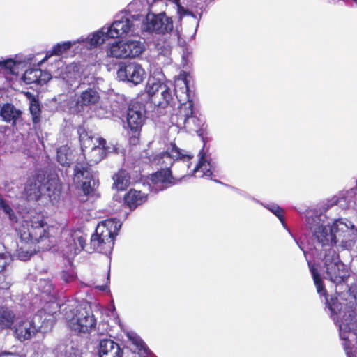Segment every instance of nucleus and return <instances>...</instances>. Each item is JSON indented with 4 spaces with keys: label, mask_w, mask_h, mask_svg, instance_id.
Segmentation results:
<instances>
[{
    "label": "nucleus",
    "mask_w": 357,
    "mask_h": 357,
    "mask_svg": "<svg viewBox=\"0 0 357 357\" xmlns=\"http://www.w3.org/2000/svg\"><path fill=\"white\" fill-rule=\"evenodd\" d=\"M22 112L17 109L11 103H4L0 109V116L6 123H11L15 126L17 121L21 118Z\"/></svg>",
    "instance_id": "412c9836"
},
{
    "label": "nucleus",
    "mask_w": 357,
    "mask_h": 357,
    "mask_svg": "<svg viewBox=\"0 0 357 357\" xmlns=\"http://www.w3.org/2000/svg\"><path fill=\"white\" fill-rule=\"evenodd\" d=\"M147 158L151 165L160 166V169H170L174 166L175 170L181 172L177 173V176L183 178L188 174V170L191 167V160L194 155L190 153H184L176 144L171 143L170 147L165 151L159 154H151Z\"/></svg>",
    "instance_id": "f03ea898"
},
{
    "label": "nucleus",
    "mask_w": 357,
    "mask_h": 357,
    "mask_svg": "<svg viewBox=\"0 0 357 357\" xmlns=\"http://www.w3.org/2000/svg\"><path fill=\"white\" fill-rule=\"evenodd\" d=\"M61 275V279L66 282H70L74 280V275L67 271H63Z\"/></svg>",
    "instance_id": "a18cd8bd"
},
{
    "label": "nucleus",
    "mask_w": 357,
    "mask_h": 357,
    "mask_svg": "<svg viewBox=\"0 0 357 357\" xmlns=\"http://www.w3.org/2000/svg\"><path fill=\"white\" fill-rule=\"evenodd\" d=\"M62 191V183L56 175L46 176L45 172L38 169L29 176L23 194L29 201H38L47 197L52 202H57Z\"/></svg>",
    "instance_id": "f257e3e1"
},
{
    "label": "nucleus",
    "mask_w": 357,
    "mask_h": 357,
    "mask_svg": "<svg viewBox=\"0 0 357 357\" xmlns=\"http://www.w3.org/2000/svg\"><path fill=\"white\" fill-rule=\"evenodd\" d=\"M17 258L22 261H26L29 260L33 254L36 253V249L34 248L33 250H28L24 247H20L17 250Z\"/></svg>",
    "instance_id": "4c0bfd02"
},
{
    "label": "nucleus",
    "mask_w": 357,
    "mask_h": 357,
    "mask_svg": "<svg viewBox=\"0 0 357 357\" xmlns=\"http://www.w3.org/2000/svg\"><path fill=\"white\" fill-rule=\"evenodd\" d=\"M146 120V109L144 105L138 102H132L129 104L126 122L130 129L129 143L137 145L139 143L142 128Z\"/></svg>",
    "instance_id": "423d86ee"
},
{
    "label": "nucleus",
    "mask_w": 357,
    "mask_h": 357,
    "mask_svg": "<svg viewBox=\"0 0 357 357\" xmlns=\"http://www.w3.org/2000/svg\"><path fill=\"white\" fill-rule=\"evenodd\" d=\"M100 290H105V288L103 287H98Z\"/></svg>",
    "instance_id": "8fccbe9b"
},
{
    "label": "nucleus",
    "mask_w": 357,
    "mask_h": 357,
    "mask_svg": "<svg viewBox=\"0 0 357 357\" xmlns=\"http://www.w3.org/2000/svg\"><path fill=\"white\" fill-rule=\"evenodd\" d=\"M51 77L50 73L45 70H42L40 68H29L24 72L22 79L26 84H43L47 82Z\"/></svg>",
    "instance_id": "aec40b11"
},
{
    "label": "nucleus",
    "mask_w": 357,
    "mask_h": 357,
    "mask_svg": "<svg viewBox=\"0 0 357 357\" xmlns=\"http://www.w3.org/2000/svg\"><path fill=\"white\" fill-rule=\"evenodd\" d=\"M100 100L98 90L95 87H88L77 97L73 108L77 113H81L98 104Z\"/></svg>",
    "instance_id": "f8f14e48"
},
{
    "label": "nucleus",
    "mask_w": 357,
    "mask_h": 357,
    "mask_svg": "<svg viewBox=\"0 0 357 357\" xmlns=\"http://www.w3.org/2000/svg\"><path fill=\"white\" fill-rule=\"evenodd\" d=\"M268 210L271 211L275 216L278 218L280 221L284 225V210L277 204H273L268 207Z\"/></svg>",
    "instance_id": "58836bf2"
},
{
    "label": "nucleus",
    "mask_w": 357,
    "mask_h": 357,
    "mask_svg": "<svg viewBox=\"0 0 357 357\" xmlns=\"http://www.w3.org/2000/svg\"><path fill=\"white\" fill-rule=\"evenodd\" d=\"M73 241L76 249L82 250L86 245L87 236L82 232L75 233L73 236Z\"/></svg>",
    "instance_id": "c9c22d12"
},
{
    "label": "nucleus",
    "mask_w": 357,
    "mask_h": 357,
    "mask_svg": "<svg viewBox=\"0 0 357 357\" xmlns=\"http://www.w3.org/2000/svg\"><path fill=\"white\" fill-rule=\"evenodd\" d=\"M344 284H345V290L347 291V293H349V295H351V293H349L350 287L347 283Z\"/></svg>",
    "instance_id": "de8ad7c7"
},
{
    "label": "nucleus",
    "mask_w": 357,
    "mask_h": 357,
    "mask_svg": "<svg viewBox=\"0 0 357 357\" xmlns=\"http://www.w3.org/2000/svg\"><path fill=\"white\" fill-rule=\"evenodd\" d=\"M310 268L317 292L326 298L328 296L327 290L325 288L321 277L317 269L314 266H310Z\"/></svg>",
    "instance_id": "7c9ffc66"
},
{
    "label": "nucleus",
    "mask_w": 357,
    "mask_h": 357,
    "mask_svg": "<svg viewBox=\"0 0 357 357\" xmlns=\"http://www.w3.org/2000/svg\"><path fill=\"white\" fill-rule=\"evenodd\" d=\"M106 144H107L106 140L103 138H100L98 140V146H97V149L99 146H101L103 149L106 150L107 149Z\"/></svg>",
    "instance_id": "49530a36"
},
{
    "label": "nucleus",
    "mask_w": 357,
    "mask_h": 357,
    "mask_svg": "<svg viewBox=\"0 0 357 357\" xmlns=\"http://www.w3.org/2000/svg\"><path fill=\"white\" fill-rule=\"evenodd\" d=\"M107 38H109L107 35V31L105 33L99 31L93 33L92 36L89 38V43L91 47H95L98 45L104 43Z\"/></svg>",
    "instance_id": "72a5a7b5"
},
{
    "label": "nucleus",
    "mask_w": 357,
    "mask_h": 357,
    "mask_svg": "<svg viewBox=\"0 0 357 357\" xmlns=\"http://www.w3.org/2000/svg\"><path fill=\"white\" fill-rule=\"evenodd\" d=\"M178 172H180L175 170V176H174L171 169L162 168L151 174L150 179L154 185L158 187L160 190H163L175 185L182 179L177 176Z\"/></svg>",
    "instance_id": "4468645a"
},
{
    "label": "nucleus",
    "mask_w": 357,
    "mask_h": 357,
    "mask_svg": "<svg viewBox=\"0 0 357 357\" xmlns=\"http://www.w3.org/2000/svg\"><path fill=\"white\" fill-rule=\"evenodd\" d=\"M70 155V151L68 147L63 146L57 149L56 160L63 167H70L71 163Z\"/></svg>",
    "instance_id": "c756f323"
},
{
    "label": "nucleus",
    "mask_w": 357,
    "mask_h": 357,
    "mask_svg": "<svg viewBox=\"0 0 357 357\" xmlns=\"http://www.w3.org/2000/svg\"><path fill=\"white\" fill-rule=\"evenodd\" d=\"M144 74L142 66L135 62L121 63L117 70V76L120 80L128 81L135 85L143 81Z\"/></svg>",
    "instance_id": "9d476101"
},
{
    "label": "nucleus",
    "mask_w": 357,
    "mask_h": 357,
    "mask_svg": "<svg viewBox=\"0 0 357 357\" xmlns=\"http://www.w3.org/2000/svg\"><path fill=\"white\" fill-rule=\"evenodd\" d=\"M112 188L117 191L125 190L130 184V175L125 169H119L112 176Z\"/></svg>",
    "instance_id": "b1692460"
},
{
    "label": "nucleus",
    "mask_w": 357,
    "mask_h": 357,
    "mask_svg": "<svg viewBox=\"0 0 357 357\" xmlns=\"http://www.w3.org/2000/svg\"><path fill=\"white\" fill-rule=\"evenodd\" d=\"M173 1L176 5V7H178V5H181L180 3V0H173Z\"/></svg>",
    "instance_id": "09e8293b"
},
{
    "label": "nucleus",
    "mask_w": 357,
    "mask_h": 357,
    "mask_svg": "<svg viewBox=\"0 0 357 357\" xmlns=\"http://www.w3.org/2000/svg\"><path fill=\"white\" fill-rule=\"evenodd\" d=\"M336 293H337V294H338V295H339L340 296H342V293H338L337 291H336Z\"/></svg>",
    "instance_id": "3c124183"
},
{
    "label": "nucleus",
    "mask_w": 357,
    "mask_h": 357,
    "mask_svg": "<svg viewBox=\"0 0 357 357\" xmlns=\"http://www.w3.org/2000/svg\"><path fill=\"white\" fill-rule=\"evenodd\" d=\"M72 47V43L70 41L63 42L61 43H57L52 47V51L47 52V54L45 57L46 59L48 57H50L53 55L60 56L63 53L67 52Z\"/></svg>",
    "instance_id": "473e14b6"
},
{
    "label": "nucleus",
    "mask_w": 357,
    "mask_h": 357,
    "mask_svg": "<svg viewBox=\"0 0 357 357\" xmlns=\"http://www.w3.org/2000/svg\"><path fill=\"white\" fill-rule=\"evenodd\" d=\"M97 321L91 308L79 307L68 321L70 328L77 333H90L96 329Z\"/></svg>",
    "instance_id": "1a4fd4ad"
},
{
    "label": "nucleus",
    "mask_w": 357,
    "mask_h": 357,
    "mask_svg": "<svg viewBox=\"0 0 357 357\" xmlns=\"http://www.w3.org/2000/svg\"><path fill=\"white\" fill-rule=\"evenodd\" d=\"M126 50L123 41H117L111 45L107 50V56L116 59H126Z\"/></svg>",
    "instance_id": "cd10ccee"
},
{
    "label": "nucleus",
    "mask_w": 357,
    "mask_h": 357,
    "mask_svg": "<svg viewBox=\"0 0 357 357\" xmlns=\"http://www.w3.org/2000/svg\"><path fill=\"white\" fill-rule=\"evenodd\" d=\"M151 101L158 107H167L173 100L170 89L164 83H153L149 90Z\"/></svg>",
    "instance_id": "ddd939ff"
},
{
    "label": "nucleus",
    "mask_w": 357,
    "mask_h": 357,
    "mask_svg": "<svg viewBox=\"0 0 357 357\" xmlns=\"http://www.w3.org/2000/svg\"><path fill=\"white\" fill-rule=\"evenodd\" d=\"M328 304L332 313L337 314V310H338L340 311V314H341V308H339L340 303H338L337 301L332 298L331 302H328ZM348 308L349 310H347V312L344 311L343 314H340L341 317L339 324V329L341 339L349 342V341L347 333L354 330L356 326L357 304L355 301H351L349 303Z\"/></svg>",
    "instance_id": "6e6552de"
},
{
    "label": "nucleus",
    "mask_w": 357,
    "mask_h": 357,
    "mask_svg": "<svg viewBox=\"0 0 357 357\" xmlns=\"http://www.w3.org/2000/svg\"><path fill=\"white\" fill-rule=\"evenodd\" d=\"M313 236L322 245H326L331 242L330 231L328 232V229L326 227L321 225H319L314 228Z\"/></svg>",
    "instance_id": "c85d7f7f"
},
{
    "label": "nucleus",
    "mask_w": 357,
    "mask_h": 357,
    "mask_svg": "<svg viewBox=\"0 0 357 357\" xmlns=\"http://www.w3.org/2000/svg\"><path fill=\"white\" fill-rule=\"evenodd\" d=\"M29 110L31 115L33 126L36 128L41 121L42 110L38 100L34 96H32L30 100Z\"/></svg>",
    "instance_id": "bb28decb"
},
{
    "label": "nucleus",
    "mask_w": 357,
    "mask_h": 357,
    "mask_svg": "<svg viewBox=\"0 0 357 357\" xmlns=\"http://www.w3.org/2000/svg\"><path fill=\"white\" fill-rule=\"evenodd\" d=\"M200 158L196 166L192 170L188 172L187 176H193L195 177H211L213 175V171L211 170V165L209 161H207L205 158V153L200 151ZM189 171V169L188 170Z\"/></svg>",
    "instance_id": "4be33fe9"
},
{
    "label": "nucleus",
    "mask_w": 357,
    "mask_h": 357,
    "mask_svg": "<svg viewBox=\"0 0 357 357\" xmlns=\"http://www.w3.org/2000/svg\"><path fill=\"white\" fill-rule=\"evenodd\" d=\"M77 133L79 135V139L80 143L93 137L89 134V132L86 130V128L84 126H79L77 128Z\"/></svg>",
    "instance_id": "a19ab883"
},
{
    "label": "nucleus",
    "mask_w": 357,
    "mask_h": 357,
    "mask_svg": "<svg viewBox=\"0 0 357 357\" xmlns=\"http://www.w3.org/2000/svg\"><path fill=\"white\" fill-rule=\"evenodd\" d=\"M323 262L326 279L336 286L347 282L351 271L340 260L339 254L333 248L325 250Z\"/></svg>",
    "instance_id": "20e7f679"
},
{
    "label": "nucleus",
    "mask_w": 357,
    "mask_h": 357,
    "mask_svg": "<svg viewBox=\"0 0 357 357\" xmlns=\"http://www.w3.org/2000/svg\"><path fill=\"white\" fill-rule=\"evenodd\" d=\"M133 343L137 346L139 351L138 353H135L133 351H130L132 357H148V351L149 349L146 347L145 343L139 338H136L133 340Z\"/></svg>",
    "instance_id": "f704fd0d"
},
{
    "label": "nucleus",
    "mask_w": 357,
    "mask_h": 357,
    "mask_svg": "<svg viewBox=\"0 0 357 357\" xmlns=\"http://www.w3.org/2000/svg\"><path fill=\"white\" fill-rule=\"evenodd\" d=\"M178 126L190 128V121H195L196 117L193 116V102L192 100L180 105L177 112L172 116Z\"/></svg>",
    "instance_id": "2eb2a0df"
},
{
    "label": "nucleus",
    "mask_w": 357,
    "mask_h": 357,
    "mask_svg": "<svg viewBox=\"0 0 357 357\" xmlns=\"http://www.w3.org/2000/svg\"><path fill=\"white\" fill-rule=\"evenodd\" d=\"M117 235L116 227L114 221L107 220L99 223L91 236L90 248L93 251L102 254L110 253Z\"/></svg>",
    "instance_id": "39448f33"
},
{
    "label": "nucleus",
    "mask_w": 357,
    "mask_h": 357,
    "mask_svg": "<svg viewBox=\"0 0 357 357\" xmlns=\"http://www.w3.org/2000/svg\"><path fill=\"white\" fill-rule=\"evenodd\" d=\"M80 144L82 151H85L87 149H97V146L93 143V137L82 142Z\"/></svg>",
    "instance_id": "79ce46f5"
},
{
    "label": "nucleus",
    "mask_w": 357,
    "mask_h": 357,
    "mask_svg": "<svg viewBox=\"0 0 357 357\" xmlns=\"http://www.w3.org/2000/svg\"><path fill=\"white\" fill-rule=\"evenodd\" d=\"M177 13L179 17L182 18L184 16L190 15L192 13L188 8H184L182 5H178V7H177Z\"/></svg>",
    "instance_id": "37998d69"
},
{
    "label": "nucleus",
    "mask_w": 357,
    "mask_h": 357,
    "mask_svg": "<svg viewBox=\"0 0 357 357\" xmlns=\"http://www.w3.org/2000/svg\"><path fill=\"white\" fill-rule=\"evenodd\" d=\"M8 263L4 257L0 255V289H8L11 286V280L6 275V267Z\"/></svg>",
    "instance_id": "2f4dec72"
},
{
    "label": "nucleus",
    "mask_w": 357,
    "mask_h": 357,
    "mask_svg": "<svg viewBox=\"0 0 357 357\" xmlns=\"http://www.w3.org/2000/svg\"><path fill=\"white\" fill-rule=\"evenodd\" d=\"M17 319L15 311L7 305H0V329H12Z\"/></svg>",
    "instance_id": "5701e85b"
},
{
    "label": "nucleus",
    "mask_w": 357,
    "mask_h": 357,
    "mask_svg": "<svg viewBox=\"0 0 357 357\" xmlns=\"http://www.w3.org/2000/svg\"><path fill=\"white\" fill-rule=\"evenodd\" d=\"M17 231L21 241L27 244L35 245L47 240L50 236L47 224L42 218L36 215L24 220Z\"/></svg>",
    "instance_id": "7ed1b4c3"
},
{
    "label": "nucleus",
    "mask_w": 357,
    "mask_h": 357,
    "mask_svg": "<svg viewBox=\"0 0 357 357\" xmlns=\"http://www.w3.org/2000/svg\"><path fill=\"white\" fill-rule=\"evenodd\" d=\"M98 354L100 357H123V350L114 340L103 339L99 342Z\"/></svg>",
    "instance_id": "f3484780"
},
{
    "label": "nucleus",
    "mask_w": 357,
    "mask_h": 357,
    "mask_svg": "<svg viewBox=\"0 0 357 357\" xmlns=\"http://www.w3.org/2000/svg\"><path fill=\"white\" fill-rule=\"evenodd\" d=\"M0 208L8 216L10 220L17 222V217L11 206L1 197Z\"/></svg>",
    "instance_id": "e433bc0d"
},
{
    "label": "nucleus",
    "mask_w": 357,
    "mask_h": 357,
    "mask_svg": "<svg viewBox=\"0 0 357 357\" xmlns=\"http://www.w3.org/2000/svg\"><path fill=\"white\" fill-rule=\"evenodd\" d=\"M355 1H357V0H354Z\"/></svg>",
    "instance_id": "603ef678"
},
{
    "label": "nucleus",
    "mask_w": 357,
    "mask_h": 357,
    "mask_svg": "<svg viewBox=\"0 0 357 357\" xmlns=\"http://www.w3.org/2000/svg\"><path fill=\"white\" fill-rule=\"evenodd\" d=\"M126 50V58H135L139 56L144 50V44L139 40H129L124 41Z\"/></svg>",
    "instance_id": "a878e982"
},
{
    "label": "nucleus",
    "mask_w": 357,
    "mask_h": 357,
    "mask_svg": "<svg viewBox=\"0 0 357 357\" xmlns=\"http://www.w3.org/2000/svg\"><path fill=\"white\" fill-rule=\"evenodd\" d=\"M133 26L132 20L122 17L120 20L114 21L107 29V35L110 38H118L126 35Z\"/></svg>",
    "instance_id": "a211bd4d"
},
{
    "label": "nucleus",
    "mask_w": 357,
    "mask_h": 357,
    "mask_svg": "<svg viewBox=\"0 0 357 357\" xmlns=\"http://www.w3.org/2000/svg\"><path fill=\"white\" fill-rule=\"evenodd\" d=\"M356 243L354 239L342 240L341 245L346 249H351Z\"/></svg>",
    "instance_id": "c03bdc74"
},
{
    "label": "nucleus",
    "mask_w": 357,
    "mask_h": 357,
    "mask_svg": "<svg viewBox=\"0 0 357 357\" xmlns=\"http://www.w3.org/2000/svg\"><path fill=\"white\" fill-rule=\"evenodd\" d=\"M15 65H16V62L12 59L0 61V66L8 70L10 74L16 73L14 70Z\"/></svg>",
    "instance_id": "ea45409f"
},
{
    "label": "nucleus",
    "mask_w": 357,
    "mask_h": 357,
    "mask_svg": "<svg viewBox=\"0 0 357 357\" xmlns=\"http://www.w3.org/2000/svg\"><path fill=\"white\" fill-rule=\"evenodd\" d=\"M146 20V29L149 31L164 34L173 29L172 20L165 13L148 14Z\"/></svg>",
    "instance_id": "9b49d317"
},
{
    "label": "nucleus",
    "mask_w": 357,
    "mask_h": 357,
    "mask_svg": "<svg viewBox=\"0 0 357 357\" xmlns=\"http://www.w3.org/2000/svg\"><path fill=\"white\" fill-rule=\"evenodd\" d=\"M36 333V326L29 320H22L13 328V335L20 342L31 339Z\"/></svg>",
    "instance_id": "dca6fc26"
},
{
    "label": "nucleus",
    "mask_w": 357,
    "mask_h": 357,
    "mask_svg": "<svg viewBox=\"0 0 357 357\" xmlns=\"http://www.w3.org/2000/svg\"><path fill=\"white\" fill-rule=\"evenodd\" d=\"M350 236L347 225L340 220L335 221L330 228V240L332 245L337 243V238Z\"/></svg>",
    "instance_id": "393cba45"
},
{
    "label": "nucleus",
    "mask_w": 357,
    "mask_h": 357,
    "mask_svg": "<svg viewBox=\"0 0 357 357\" xmlns=\"http://www.w3.org/2000/svg\"><path fill=\"white\" fill-rule=\"evenodd\" d=\"M73 181L81 185L85 195L93 193L98 186V181L93 175L91 165L85 158L76 161L73 169Z\"/></svg>",
    "instance_id": "0eeeda50"
},
{
    "label": "nucleus",
    "mask_w": 357,
    "mask_h": 357,
    "mask_svg": "<svg viewBox=\"0 0 357 357\" xmlns=\"http://www.w3.org/2000/svg\"><path fill=\"white\" fill-rule=\"evenodd\" d=\"M147 194L140 190L130 189L123 196V204L130 211H133L147 201Z\"/></svg>",
    "instance_id": "6ab92c4d"
}]
</instances>
